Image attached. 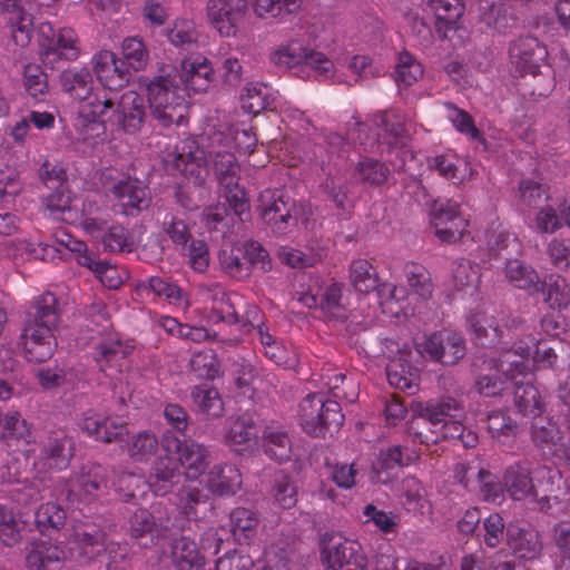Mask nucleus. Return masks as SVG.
I'll use <instances>...</instances> for the list:
<instances>
[{"mask_svg":"<svg viewBox=\"0 0 570 570\" xmlns=\"http://www.w3.org/2000/svg\"><path fill=\"white\" fill-rule=\"evenodd\" d=\"M538 340L528 334L514 342L512 347L503 351L499 358L479 360L474 366L479 368L475 384L478 392L493 390V392H510L535 390V374L531 366L530 354Z\"/></svg>","mask_w":570,"mask_h":570,"instance_id":"1","label":"nucleus"},{"mask_svg":"<svg viewBox=\"0 0 570 570\" xmlns=\"http://www.w3.org/2000/svg\"><path fill=\"white\" fill-rule=\"evenodd\" d=\"M160 455L153 464L148 484L156 495H165L179 475V468L187 480H198L209 468L210 451L194 440H180L171 431L161 438Z\"/></svg>","mask_w":570,"mask_h":570,"instance_id":"2","label":"nucleus"},{"mask_svg":"<svg viewBox=\"0 0 570 570\" xmlns=\"http://www.w3.org/2000/svg\"><path fill=\"white\" fill-rule=\"evenodd\" d=\"M72 452L68 446V440L63 434L50 433L39 444L26 452V461L31 466L26 472L12 474L11 482L22 485L14 491L22 492V498L17 501L27 504L41 498V493L49 489L51 474L66 470L71 461Z\"/></svg>","mask_w":570,"mask_h":570,"instance_id":"3","label":"nucleus"},{"mask_svg":"<svg viewBox=\"0 0 570 570\" xmlns=\"http://www.w3.org/2000/svg\"><path fill=\"white\" fill-rule=\"evenodd\" d=\"M420 417L430 425V434L423 431L415 432V438L423 444H436L445 439L459 440L465 432L462 424L464 406L451 395L428 402Z\"/></svg>","mask_w":570,"mask_h":570,"instance_id":"4","label":"nucleus"},{"mask_svg":"<svg viewBox=\"0 0 570 570\" xmlns=\"http://www.w3.org/2000/svg\"><path fill=\"white\" fill-rule=\"evenodd\" d=\"M538 478H542L546 481V489L543 490L544 495L540 497L538 490L533 484L531 471L528 466L521 463H514L509 465L503 473V481L507 492L513 500L532 499L538 502L540 510L550 511L553 505L560 503L557 495H550L556 479L561 478V473L558 469L551 466H540L535 470Z\"/></svg>","mask_w":570,"mask_h":570,"instance_id":"5","label":"nucleus"},{"mask_svg":"<svg viewBox=\"0 0 570 570\" xmlns=\"http://www.w3.org/2000/svg\"><path fill=\"white\" fill-rule=\"evenodd\" d=\"M51 193L42 199L49 215L68 224L81 222L86 232L98 236L105 229L106 220L91 216L98 209L92 200H85L72 196L68 185L51 188Z\"/></svg>","mask_w":570,"mask_h":570,"instance_id":"6","label":"nucleus"},{"mask_svg":"<svg viewBox=\"0 0 570 570\" xmlns=\"http://www.w3.org/2000/svg\"><path fill=\"white\" fill-rule=\"evenodd\" d=\"M38 42L42 63L52 70L59 69L61 62L76 61L80 56L78 35L70 27L56 29L51 22H41Z\"/></svg>","mask_w":570,"mask_h":570,"instance_id":"7","label":"nucleus"},{"mask_svg":"<svg viewBox=\"0 0 570 570\" xmlns=\"http://www.w3.org/2000/svg\"><path fill=\"white\" fill-rule=\"evenodd\" d=\"M491 248L497 255L507 261L504 275L508 282L515 288L527 292H538L540 277L537 271L529 264L517 258L522 254V243L515 234L501 232L497 235Z\"/></svg>","mask_w":570,"mask_h":570,"instance_id":"8","label":"nucleus"},{"mask_svg":"<svg viewBox=\"0 0 570 570\" xmlns=\"http://www.w3.org/2000/svg\"><path fill=\"white\" fill-rule=\"evenodd\" d=\"M148 102L155 119L164 127L185 121L186 100L184 89L167 77H156L147 86Z\"/></svg>","mask_w":570,"mask_h":570,"instance_id":"9","label":"nucleus"},{"mask_svg":"<svg viewBox=\"0 0 570 570\" xmlns=\"http://www.w3.org/2000/svg\"><path fill=\"white\" fill-rule=\"evenodd\" d=\"M299 417L303 431L315 438L324 436L331 426L340 428L344 421L340 403L321 394H306L299 403Z\"/></svg>","mask_w":570,"mask_h":570,"instance_id":"10","label":"nucleus"},{"mask_svg":"<svg viewBox=\"0 0 570 570\" xmlns=\"http://www.w3.org/2000/svg\"><path fill=\"white\" fill-rule=\"evenodd\" d=\"M430 223L441 243L452 244L473 239L470 235V219L454 200L434 202L430 212Z\"/></svg>","mask_w":570,"mask_h":570,"instance_id":"11","label":"nucleus"},{"mask_svg":"<svg viewBox=\"0 0 570 570\" xmlns=\"http://www.w3.org/2000/svg\"><path fill=\"white\" fill-rule=\"evenodd\" d=\"M546 394H522L514 401L518 411L533 419L531 426L532 441L540 448H550L559 445L561 440V430L557 422L550 416H543Z\"/></svg>","mask_w":570,"mask_h":570,"instance_id":"12","label":"nucleus"},{"mask_svg":"<svg viewBox=\"0 0 570 570\" xmlns=\"http://www.w3.org/2000/svg\"><path fill=\"white\" fill-rule=\"evenodd\" d=\"M110 472L100 464H85L67 483V500L90 503L108 494Z\"/></svg>","mask_w":570,"mask_h":570,"instance_id":"13","label":"nucleus"},{"mask_svg":"<svg viewBox=\"0 0 570 570\" xmlns=\"http://www.w3.org/2000/svg\"><path fill=\"white\" fill-rule=\"evenodd\" d=\"M132 394L119 397V409L115 415L106 413H94L87 415L82 422V430L88 436L106 444L121 443L129 435L128 420L129 413L122 406L127 400L131 401Z\"/></svg>","mask_w":570,"mask_h":570,"instance_id":"14","label":"nucleus"},{"mask_svg":"<svg viewBox=\"0 0 570 570\" xmlns=\"http://www.w3.org/2000/svg\"><path fill=\"white\" fill-rule=\"evenodd\" d=\"M111 108H108L109 122L117 124L126 134H136L141 130L147 119L145 98L134 90L125 91L119 99L101 95Z\"/></svg>","mask_w":570,"mask_h":570,"instance_id":"15","label":"nucleus"},{"mask_svg":"<svg viewBox=\"0 0 570 570\" xmlns=\"http://www.w3.org/2000/svg\"><path fill=\"white\" fill-rule=\"evenodd\" d=\"M115 210L127 217H137L151 204L148 186L136 177H125L108 188Z\"/></svg>","mask_w":570,"mask_h":570,"instance_id":"16","label":"nucleus"},{"mask_svg":"<svg viewBox=\"0 0 570 570\" xmlns=\"http://www.w3.org/2000/svg\"><path fill=\"white\" fill-rule=\"evenodd\" d=\"M166 167L173 175H181L195 185H202L207 175L203 153L195 139L180 140L167 156Z\"/></svg>","mask_w":570,"mask_h":570,"instance_id":"17","label":"nucleus"},{"mask_svg":"<svg viewBox=\"0 0 570 570\" xmlns=\"http://www.w3.org/2000/svg\"><path fill=\"white\" fill-rule=\"evenodd\" d=\"M68 543L70 553L80 562L95 561L107 549V532L95 521L79 522L73 525Z\"/></svg>","mask_w":570,"mask_h":570,"instance_id":"18","label":"nucleus"},{"mask_svg":"<svg viewBox=\"0 0 570 570\" xmlns=\"http://www.w3.org/2000/svg\"><path fill=\"white\" fill-rule=\"evenodd\" d=\"M108 108H111L109 102L102 100L99 94L80 107L73 119V128L78 140L96 144L105 135L106 122H109Z\"/></svg>","mask_w":570,"mask_h":570,"instance_id":"19","label":"nucleus"},{"mask_svg":"<svg viewBox=\"0 0 570 570\" xmlns=\"http://www.w3.org/2000/svg\"><path fill=\"white\" fill-rule=\"evenodd\" d=\"M293 208L294 203L283 189H265L259 195V215L275 234H284L295 223Z\"/></svg>","mask_w":570,"mask_h":570,"instance_id":"20","label":"nucleus"},{"mask_svg":"<svg viewBox=\"0 0 570 570\" xmlns=\"http://www.w3.org/2000/svg\"><path fill=\"white\" fill-rule=\"evenodd\" d=\"M132 351L134 345L130 341L122 340L116 333H108L97 343L94 360L101 372L114 376L121 373V368Z\"/></svg>","mask_w":570,"mask_h":570,"instance_id":"21","label":"nucleus"},{"mask_svg":"<svg viewBox=\"0 0 570 570\" xmlns=\"http://www.w3.org/2000/svg\"><path fill=\"white\" fill-rule=\"evenodd\" d=\"M512 66L521 75L539 73L541 65L546 61L547 48L534 37H520L509 48Z\"/></svg>","mask_w":570,"mask_h":570,"instance_id":"22","label":"nucleus"},{"mask_svg":"<svg viewBox=\"0 0 570 570\" xmlns=\"http://www.w3.org/2000/svg\"><path fill=\"white\" fill-rule=\"evenodd\" d=\"M245 9L246 0H209L207 4L212 24L223 37L236 36Z\"/></svg>","mask_w":570,"mask_h":570,"instance_id":"23","label":"nucleus"},{"mask_svg":"<svg viewBox=\"0 0 570 570\" xmlns=\"http://www.w3.org/2000/svg\"><path fill=\"white\" fill-rule=\"evenodd\" d=\"M91 67L97 80L109 90H117L128 82L129 72L125 62L110 50L96 52L91 58Z\"/></svg>","mask_w":570,"mask_h":570,"instance_id":"24","label":"nucleus"},{"mask_svg":"<svg viewBox=\"0 0 570 570\" xmlns=\"http://www.w3.org/2000/svg\"><path fill=\"white\" fill-rule=\"evenodd\" d=\"M26 358L30 362H45L49 360L57 346L53 333L40 328L38 325H26L20 336Z\"/></svg>","mask_w":570,"mask_h":570,"instance_id":"25","label":"nucleus"},{"mask_svg":"<svg viewBox=\"0 0 570 570\" xmlns=\"http://www.w3.org/2000/svg\"><path fill=\"white\" fill-rule=\"evenodd\" d=\"M426 7L433 13L434 30L442 40L449 39L458 28V22L464 14L463 0H426Z\"/></svg>","mask_w":570,"mask_h":570,"instance_id":"26","label":"nucleus"},{"mask_svg":"<svg viewBox=\"0 0 570 570\" xmlns=\"http://www.w3.org/2000/svg\"><path fill=\"white\" fill-rule=\"evenodd\" d=\"M66 560L65 550L59 544L46 540L32 542L26 556L29 570H61Z\"/></svg>","mask_w":570,"mask_h":570,"instance_id":"27","label":"nucleus"},{"mask_svg":"<svg viewBox=\"0 0 570 570\" xmlns=\"http://www.w3.org/2000/svg\"><path fill=\"white\" fill-rule=\"evenodd\" d=\"M243 478L240 471L233 464L218 463L209 469L207 489L218 497H230L240 489Z\"/></svg>","mask_w":570,"mask_h":570,"instance_id":"28","label":"nucleus"},{"mask_svg":"<svg viewBox=\"0 0 570 570\" xmlns=\"http://www.w3.org/2000/svg\"><path fill=\"white\" fill-rule=\"evenodd\" d=\"M324 562L331 570H345L367 560L360 542L343 540L324 552Z\"/></svg>","mask_w":570,"mask_h":570,"instance_id":"29","label":"nucleus"},{"mask_svg":"<svg viewBox=\"0 0 570 570\" xmlns=\"http://www.w3.org/2000/svg\"><path fill=\"white\" fill-rule=\"evenodd\" d=\"M481 282V268L469 259H458L451 265L449 288L462 296H472L478 292Z\"/></svg>","mask_w":570,"mask_h":570,"instance_id":"30","label":"nucleus"},{"mask_svg":"<svg viewBox=\"0 0 570 570\" xmlns=\"http://www.w3.org/2000/svg\"><path fill=\"white\" fill-rule=\"evenodd\" d=\"M168 523V519H156L149 510L139 508L129 519L130 535L136 540L148 538L149 542L154 543L166 535Z\"/></svg>","mask_w":570,"mask_h":570,"instance_id":"31","label":"nucleus"},{"mask_svg":"<svg viewBox=\"0 0 570 570\" xmlns=\"http://www.w3.org/2000/svg\"><path fill=\"white\" fill-rule=\"evenodd\" d=\"M258 428L254 417L244 413L230 422L225 432V443L235 452L242 453L256 443Z\"/></svg>","mask_w":570,"mask_h":570,"instance_id":"32","label":"nucleus"},{"mask_svg":"<svg viewBox=\"0 0 570 570\" xmlns=\"http://www.w3.org/2000/svg\"><path fill=\"white\" fill-rule=\"evenodd\" d=\"M59 83L65 94L76 100L85 101L94 91V78L87 67H69L59 75Z\"/></svg>","mask_w":570,"mask_h":570,"instance_id":"33","label":"nucleus"},{"mask_svg":"<svg viewBox=\"0 0 570 570\" xmlns=\"http://www.w3.org/2000/svg\"><path fill=\"white\" fill-rule=\"evenodd\" d=\"M1 439L7 449L13 452L36 441L31 424L19 412L6 414Z\"/></svg>","mask_w":570,"mask_h":570,"instance_id":"34","label":"nucleus"},{"mask_svg":"<svg viewBox=\"0 0 570 570\" xmlns=\"http://www.w3.org/2000/svg\"><path fill=\"white\" fill-rule=\"evenodd\" d=\"M507 542L519 558L527 560L537 558L542 550L538 531L524 529L514 523H510L507 528Z\"/></svg>","mask_w":570,"mask_h":570,"instance_id":"35","label":"nucleus"},{"mask_svg":"<svg viewBox=\"0 0 570 570\" xmlns=\"http://www.w3.org/2000/svg\"><path fill=\"white\" fill-rule=\"evenodd\" d=\"M264 453L278 463L287 462L293 455V442L288 432L278 425L265 426L262 435Z\"/></svg>","mask_w":570,"mask_h":570,"instance_id":"36","label":"nucleus"},{"mask_svg":"<svg viewBox=\"0 0 570 570\" xmlns=\"http://www.w3.org/2000/svg\"><path fill=\"white\" fill-rule=\"evenodd\" d=\"M407 356L409 353L401 351L386 367L389 384L401 391L419 386L420 382V368L409 362Z\"/></svg>","mask_w":570,"mask_h":570,"instance_id":"37","label":"nucleus"},{"mask_svg":"<svg viewBox=\"0 0 570 570\" xmlns=\"http://www.w3.org/2000/svg\"><path fill=\"white\" fill-rule=\"evenodd\" d=\"M57 303L56 295L50 292L38 296L30 308L26 325H38L53 333L59 323Z\"/></svg>","mask_w":570,"mask_h":570,"instance_id":"38","label":"nucleus"},{"mask_svg":"<svg viewBox=\"0 0 570 570\" xmlns=\"http://www.w3.org/2000/svg\"><path fill=\"white\" fill-rule=\"evenodd\" d=\"M207 148L219 185H230L239 180L240 167L234 153L227 147H213L212 141L208 142Z\"/></svg>","mask_w":570,"mask_h":570,"instance_id":"39","label":"nucleus"},{"mask_svg":"<svg viewBox=\"0 0 570 570\" xmlns=\"http://www.w3.org/2000/svg\"><path fill=\"white\" fill-rule=\"evenodd\" d=\"M208 141H212V146L215 147H227L232 150L234 148L238 153L252 154L255 149L257 138L252 128H228L225 131H215L208 136Z\"/></svg>","mask_w":570,"mask_h":570,"instance_id":"40","label":"nucleus"},{"mask_svg":"<svg viewBox=\"0 0 570 570\" xmlns=\"http://www.w3.org/2000/svg\"><path fill=\"white\" fill-rule=\"evenodd\" d=\"M170 560L175 570H203L205 567V558L197 544L187 537H180L174 541Z\"/></svg>","mask_w":570,"mask_h":570,"instance_id":"41","label":"nucleus"},{"mask_svg":"<svg viewBox=\"0 0 570 570\" xmlns=\"http://www.w3.org/2000/svg\"><path fill=\"white\" fill-rule=\"evenodd\" d=\"M161 448L157 435L150 430H141L134 433L125 444L129 459L136 463H147Z\"/></svg>","mask_w":570,"mask_h":570,"instance_id":"42","label":"nucleus"},{"mask_svg":"<svg viewBox=\"0 0 570 570\" xmlns=\"http://www.w3.org/2000/svg\"><path fill=\"white\" fill-rule=\"evenodd\" d=\"M262 318L261 308L255 304H248L244 315L240 316L239 324L234 330L229 331L228 334L217 332L214 337L225 346H235L243 341L245 334L256 330L257 325H263Z\"/></svg>","mask_w":570,"mask_h":570,"instance_id":"43","label":"nucleus"},{"mask_svg":"<svg viewBox=\"0 0 570 570\" xmlns=\"http://www.w3.org/2000/svg\"><path fill=\"white\" fill-rule=\"evenodd\" d=\"M229 521L233 537L239 544H249L256 537L259 519L255 511L243 507L235 508L229 514Z\"/></svg>","mask_w":570,"mask_h":570,"instance_id":"44","label":"nucleus"},{"mask_svg":"<svg viewBox=\"0 0 570 570\" xmlns=\"http://www.w3.org/2000/svg\"><path fill=\"white\" fill-rule=\"evenodd\" d=\"M544 302L552 309H563L570 305V284L564 277L556 274H550L539 285Z\"/></svg>","mask_w":570,"mask_h":570,"instance_id":"45","label":"nucleus"},{"mask_svg":"<svg viewBox=\"0 0 570 570\" xmlns=\"http://www.w3.org/2000/svg\"><path fill=\"white\" fill-rule=\"evenodd\" d=\"M183 81L196 91L205 90L210 81L213 69L207 58L197 56L194 59H186L181 63Z\"/></svg>","mask_w":570,"mask_h":570,"instance_id":"46","label":"nucleus"},{"mask_svg":"<svg viewBox=\"0 0 570 570\" xmlns=\"http://www.w3.org/2000/svg\"><path fill=\"white\" fill-rule=\"evenodd\" d=\"M252 4L258 18L283 21L298 12L302 0H253Z\"/></svg>","mask_w":570,"mask_h":570,"instance_id":"47","label":"nucleus"},{"mask_svg":"<svg viewBox=\"0 0 570 570\" xmlns=\"http://www.w3.org/2000/svg\"><path fill=\"white\" fill-rule=\"evenodd\" d=\"M165 36L168 41L181 50L193 49L198 40V31L195 22L190 19H176L166 29Z\"/></svg>","mask_w":570,"mask_h":570,"instance_id":"48","label":"nucleus"},{"mask_svg":"<svg viewBox=\"0 0 570 570\" xmlns=\"http://www.w3.org/2000/svg\"><path fill=\"white\" fill-rule=\"evenodd\" d=\"M350 278L354 289L358 293L368 294L377 287V272L366 259L358 258L352 261Z\"/></svg>","mask_w":570,"mask_h":570,"instance_id":"49","label":"nucleus"},{"mask_svg":"<svg viewBox=\"0 0 570 570\" xmlns=\"http://www.w3.org/2000/svg\"><path fill=\"white\" fill-rule=\"evenodd\" d=\"M218 261L222 269L229 277L243 281L249 276V265L244 259L240 247L226 246L219 250Z\"/></svg>","mask_w":570,"mask_h":570,"instance_id":"50","label":"nucleus"},{"mask_svg":"<svg viewBox=\"0 0 570 570\" xmlns=\"http://www.w3.org/2000/svg\"><path fill=\"white\" fill-rule=\"evenodd\" d=\"M469 323L475 338L483 346L499 342L503 336L497 321L487 313L471 315Z\"/></svg>","mask_w":570,"mask_h":570,"instance_id":"51","label":"nucleus"},{"mask_svg":"<svg viewBox=\"0 0 570 570\" xmlns=\"http://www.w3.org/2000/svg\"><path fill=\"white\" fill-rule=\"evenodd\" d=\"M67 514L63 508L53 502L41 504L35 513V523L41 533L58 531L66 523Z\"/></svg>","mask_w":570,"mask_h":570,"instance_id":"52","label":"nucleus"},{"mask_svg":"<svg viewBox=\"0 0 570 570\" xmlns=\"http://www.w3.org/2000/svg\"><path fill=\"white\" fill-rule=\"evenodd\" d=\"M419 459V453L406 446L391 445L382 450L377 459V468L380 470L390 471L395 468H404L411 465Z\"/></svg>","mask_w":570,"mask_h":570,"instance_id":"53","label":"nucleus"},{"mask_svg":"<svg viewBox=\"0 0 570 570\" xmlns=\"http://www.w3.org/2000/svg\"><path fill=\"white\" fill-rule=\"evenodd\" d=\"M442 347L439 350L438 363L442 365H455L466 354L465 340L462 334L454 331H446L442 340Z\"/></svg>","mask_w":570,"mask_h":570,"instance_id":"54","label":"nucleus"},{"mask_svg":"<svg viewBox=\"0 0 570 570\" xmlns=\"http://www.w3.org/2000/svg\"><path fill=\"white\" fill-rule=\"evenodd\" d=\"M423 72L422 63L413 55L407 51L399 53L394 71L395 81L399 86H412L422 78Z\"/></svg>","mask_w":570,"mask_h":570,"instance_id":"55","label":"nucleus"},{"mask_svg":"<svg viewBox=\"0 0 570 570\" xmlns=\"http://www.w3.org/2000/svg\"><path fill=\"white\" fill-rule=\"evenodd\" d=\"M488 430L493 439L502 444L511 445L518 434V424L503 412L488 415Z\"/></svg>","mask_w":570,"mask_h":570,"instance_id":"56","label":"nucleus"},{"mask_svg":"<svg viewBox=\"0 0 570 570\" xmlns=\"http://www.w3.org/2000/svg\"><path fill=\"white\" fill-rule=\"evenodd\" d=\"M208 501V495L199 488L194 485H184L176 493L175 504L179 512L185 518L191 520L198 517L197 507L205 504Z\"/></svg>","mask_w":570,"mask_h":570,"instance_id":"57","label":"nucleus"},{"mask_svg":"<svg viewBox=\"0 0 570 570\" xmlns=\"http://www.w3.org/2000/svg\"><path fill=\"white\" fill-rule=\"evenodd\" d=\"M313 49H309L298 40H292L285 46H281L274 53V61L279 66L287 68H295L298 66H305L307 63L309 53Z\"/></svg>","mask_w":570,"mask_h":570,"instance_id":"58","label":"nucleus"},{"mask_svg":"<svg viewBox=\"0 0 570 570\" xmlns=\"http://www.w3.org/2000/svg\"><path fill=\"white\" fill-rule=\"evenodd\" d=\"M406 281L412 291L423 299H429L433 293L430 272L419 263H407L404 268Z\"/></svg>","mask_w":570,"mask_h":570,"instance_id":"59","label":"nucleus"},{"mask_svg":"<svg viewBox=\"0 0 570 570\" xmlns=\"http://www.w3.org/2000/svg\"><path fill=\"white\" fill-rule=\"evenodd\" d=\"M343 286L338 283L327 285L320 297V308L330 318L345 320L346 308L343 304Z\"/></svg>","mask_w":570,"mask_h":570,"instance_id":"60","label":"nucleus"},{"mask_svg":"<svg viewBox=\"0 0 570 570\" xmlns=\"http://www.w3.org/2000/svg\"><path fill=\"white\" fill-rule=\"evenodd\" d=\"M121 52L125 62L136 71L142 70L148 63L149 51L140 37L125 38Z\"/></svg>","mask_w":570,"mask_h":570,"instance_id":"61","label":"nucleus"},{"mask_svg":"<svg viewBox=\"0 0 570 570\" xmlns=\"http://www.w3.org/2000/svg\"><path fill=\"white\" fill-rule=\"evenodd\" d=\"M104 250L109 253H130L134 250V240L129 232L120 224L108 227L101 236Z\"/></svg>","mask_w":570,"mask_h":570,"instance_id":"62","label":"nucleus"},{"mask_svg":"<svg viewBox=\"0 0 570 570\" xmlns=\"http://www.w3.org/2000/svg\"><path fill=\"white\" fill-rule=\"evenodd\" d=\"M189 366L196 377L213 381L219 374L220 364L213 351H200L193 354Z\"/></svg>","mask_w":570,"mask_h":570,"instance_id":"63","label":"nucleus"},{"mask_svg":"<svg viewBox=\"0 0 570 570\" xmlns=\"http://www.w3.org/2000/svg\"><path fill=\"white\" fill-rule=\"evenodd\" d=\"M356 171L360 180L370 186H381L385 184L391 174L384 163L367 157L358 161Z\"/></svg>","mask_w":570,"mask_h":570,"instance_id":"64","label":"nucleus"}]
</instances>
